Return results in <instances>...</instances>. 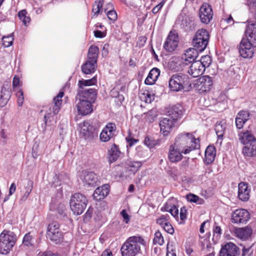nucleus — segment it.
Instances as JSON below:
<instances>
[{
    "mask_svg": "<svg viewBox=\"0 0 256 256\" xmlns=\"http://www.w3.org/2000/svg\"><path fill=\"white\" fill-rule=\"evenodd\" d=\"M121 154V152L118 149V146L114 144L111 148L108 150V158L110 162H113L118 160Z\"/></svg>",
    "mask_w": 256,
    "mask_h": 256,
    "instance_id": "f704fd0d",
    "label": "nucleus"
},
{
    "mask_svg": "<svg viewBox=\"0 0 256 256\" xmlns=\"http://www.w3.org/2000/svg\"><path fill=\"white\" fill-rule=\"evenodd\" d=\"M186 62H184L182 57L172 56L168 64V67L169 70L173 72H178L183 69L186 66Z\"/></svg>",
    "mask_w": 256,
    "mask_h": 256,
    "instance_id": "6ab92c4d",
    "label": "nucleus"
},
{
    "mask_svg": "<svg viewBox=\"0 0 256 256\" xmlns=\"http://www.w3.org/2000/svg\"><path fill=\"white\" fill-rule=\"evenodd\" d=\"M238 140L244 144L256 142V138L252 132L248 130L240 132L238 134Z\"/></svg>",
    "mask_w": 256,
    "mask_h": 256,
    "instance_id": "393cba45",
    "label": "nucleus"
},
{
    "mask_svg": "<svg viewBox=\"0 0 256 256\" xmlns=\"http://www.w3.org/2000/svg\"><path fill=\"white\" fill-rule=\"evenodd\" d=\"M160 72V70L158 68H152L145 80L144 83L148 85L154 84L158 78Z\"/></svg>",
    "mask_w": 256,
    "mask_h": 256,
    "instance_id": "72a5a7b5",
    "label": "nucleus"
},
{
    "mask_svg": "<svg viewBox=\"0 0 256 256\" xmlns=\"http://www.w3.org/2000/svg\"><path fill=\"white\" fill-rule=\"evenodd\" d=\"M120 214L124 218V221L126 223L128 224L130 220V216L127 214L126 210H123L120 212Z\"/></svg>",
    "mask_w": 256,
    "mask_h": 256,
    "instance_id": "338daca9",
    "label": "nucleus"
},
{
    "mask_svg": "<svg viewBox=\"0 0 256 256\" xmlns=\"http://www.w3.org/2000/svg\"><path fill=\"white\" fill-rule=\"evenodd\" d=\"M226 128V123L224 121L218 122L215 125V131L218 138H222Z\"/></svg>",
    "mask_w": 256,
    "mask_h": 256,
    "instance_id": "58836bf2",
    "label": "nucleus"
},
{
    "mask_svg": "<svg viewBox=\"0 0 256 256\" xmlns=\"http://www.w3.org/2000/svg\"><path fill=\"white\" fill-rule=\"evenodd\" d=\"M252 246L246 248L244 246L242 248V256H246L248 254H252L253 253V250L252 249Z\"/></svg>",
    "mask_w": 256,
    "mask_h": 256,
    "instance_id": "0e129e2a",
    "label": "nucleus"
},
{
    "mask_svg": "<svg viewBox=\"0 0 256 256\" xmlns=\"http://www.w3.org/2000/svg\"><path fill=\"white\" fill-rule=\"evenodd\" d=\"M153 241L154 244H158L160 246L164 244V239L160 232L157 231L156 232Z\"/></svg>",
    "mask_w": 256,
    "mask_h": 256,
    "instance_id": "8fccbe9b",
    "label": "nucleus"
},
{
    "mask_svg": "<svg viewBox=\"0 0 256 256\" xmlns=\"http://www.w3.org/2000/svg\"><path fill=\"white\" fill-rule=\"evenodd\" d=\"M182 154L183 153L182 152V150H180L178 148L172 144L169 148L168 158L171 162H178L182 158Z\"/></svg>",
    "mask_w": 256,
    "mask_h": 256,
    "instance_id": "4be33fe9",
    "label": "nucleus"
},
{
    "mask_svg": "<svg viewBox=\"0 0 256 256\" xmlns=\"http://www.w3.org/2000/svg\"><path fill=\"white\" fill-rule=\"evenodd\" d=\"M186 199L190 202H195L198 204H202L204 202L202 198H200L196 195L190 193L186 195Z\"/></svg>",
    "mask_w": 256,
    "mask_h": 256,
    "instance_id": "79ce46f5",
    "label": "nucleus"
},
{
    "mask_svg": "<svg viewBox=\"0 0 256 256\" xmlns=\"http://www.w3.org/2000/svg\"><path fill=\"white\" fill-rule=\"evenodd\" d=\"M164 4L165 0H163L159 4L155 6L152 10V13L154 14L158 13L163 7Z\"/></svg>",
    "mask_w": 256,
    "mask_h": 256,
    "instance_id": "e2e57ef3",
    "label": "nucleus"
},
{
    "mask_svg": "<svg viewBox=\"0 0 256 256\" xmlns=\"http://www.w3.org/2000/svg\"><path fill=\"white\" fill-rule=\"evenodd\" d=\"M76 107L78 114L86 116L93 111L92 102L88 100H76Z\"/></svg>",
    "mask_w": 256,
    "mask_h": 256,
    "instance_id": "dca6fc26",
    "label": "nucleus"
},
{
    "mask_svg": "<svg viewBox=\"0 0 256 256\" xmlns=\"http://www.w3.org/2000/svg\"><path fill=\"white\" fill-rule=\"evenodd\" d=\"M205 70L204 66L199 61L196 60L190 65L188 73L194 78L198 77L202 74Z\"/></svg>",
    "mask_w": 256,
    "mask_h": 256,
    "instance_id": "b1692460",
    "label": "nucleus"
},
{
    "mask_svg": "<svg viewBox=\"0 0 256 256\" xmlns=\"http://www.w3.org/2000/svg\"><path fill=\"white\" fill-rule=\"evenodd\" d=\"M174 145L186 154L193 150L198 149L200 147L199 138H196L190 132H183L178 134L175 139Z\"/></svg>",
    "mask_w": 256,
    "mask_h": 256,
    "instance_id": "f257e3e1",
    "label": "nucleus"
},
{
    "mask_svg": "<svg viewBox=\"0 0 256 256\" xmlns=\"http://www.w3.org/2000/svg\"><path fill=\"white\" fill-rule=\"evenodd\" d=\"M169 218L170 216L168 214L162 215L156 220V223L162 228L164 225L169 222Z\"/></svg>",
    "mask_w": 256,
    "mask_h": 256,
    "instance_id": "603ef678",
    "label": "nucleus"
},
{
    "mask_svg": "<svg viewBox=\"0 0 256 256\" xmlns=\"http://www.w3.org/2000/svg\"><path fill=\"white\" fill-rule=\"evenodd\" d=\"M198 61L202 63V65L204 66V68L205 69L206 68H208L210 66L212 62L211 58L208 55L202 56L200 60Z\"/></svg>",
    "mask_w": 256,
    "mask_h": 256,
    "instance_id": "3c124183",
    "label": "nucleus"
},
{
    "mask_svg": "<svg viewBox=\"0 0 256 256\" xmlns=\"http://www.w3.org/2000/svg\"><path fill=\"white\" fill-rule=\"evenodd\" d=\"M166 250V256H176V250L174 249L172 244H170L168 243L167 244Z\"/></svg>",
    "mask_w": 256,
    "mask_h": 256,
    "instance_id": "bf43d9fd",
    "label": "nucleus"
},
{
    "mask_svg": "<svg viewBox=\"0 0 256 256\" xmlns=\"http://www.w3.org/2000/svg\"><path fill=\"white\" fill-rule=\"evenodd\" d=\"M245 40L256 46V22H248L245 30Z\"/></svg>",
    "mask_w": 256,
    "mask_h": 256,
    "instance_id": "aec40b11",
    "label": "nucleus"
},
{
    "mask_svg": "<svg viewBox=\"0 0 256 256\" xmlns=\"http://www.w3.org/2000/svg\"><path fill=\"white\" fill-rule=\"evenodd\" d=\"M109 187L108 184H104L97 188L93 194L94 198L96 201L104 198L109 194Z\"/></svg>",
    "mask_w": 256,
    "mask_h": 256,
    "instance_id": "c85d7f7f",
    "label": "nucleus"
},
{
    "mask_svg": "<svg viewBox=\"0 0 256 256\" xmlns=\"http://www.w3.org/2000/svg\"><path fill=\"white\" fill-rule=\"evenodd\" d=\"M255 47L252 44L242 38L239 45V53L244 58H251L254 55Z\"/></svg>",
    "mask_w": 256,
    "mask_h": 256,
    "instance_id": "9d476101",
    "label": "nucleus"
},
{
    "mask_svg": "<svg viewBox=\"0 0 256 256\" xmlns=\"http://www.w3.org/2000/svg\"><path fill=\"white\" fill-rule=\"evenodd\" d=\"M16 240V235L12 232L4 230L0 234V252L4 254H8Z\"/></svg>",
    "mask_w": 256,
    "mask_h": 256,
    "instance_id": "20e7f679",
    "label": "nucleus"
},
{
    "mask_svg": "<svg viewBox=\"0 0 256 256\" xmlns=\"http://www.w3.org/2000/svg\"><path fill=\"white\" fill-rule=\"evenodd\" d=\"M141 98L144 99V101L146 103L149 104L154 99V96L152 95L148 92L146 93L144 92L142 94Z\"/></svg>",
    "mask_w": 256,
    "mask_h": 256,
    "instance_id": "4d7b16f0",
    "label": "nucleus"
},
{
    "mask_svg": "<svg viewBox=\"0 0 256 256\" xmlns=\"http://www.w3.org/2000/svg\"><path fill=\"white\" fill-rule=\"evenodd\" d=\"M141 166L142 164L140 162H130L128 164V168L130 171L134 174Z\"/></svg>",
    "mask_w": 256,
    "mask_h": 256,
    "instance_id": "49530a36",
    "label": "nucleus"
},
{
    "mask_svg": "<svg viewBox=\"0 0 256 256\" xmlns=\"http://www.w3.org/2000/svg\"><path fill=\"white\" fill-rule=\"evenodd\" d=\"M104 4L103 0H96L95 2V5L92 8V12L94 14V16H97L98 14H102V6Z\"/></svg>",
    "mask_w": 256,
    "mask_h": 256,
    "instance_id": "a19ab883",
    "label": "nucleus"
},
{
    "mask_svg": "<svg viewBox=\"0 0 256 256\" xmlns=\"http://www.w3.org/2000/svg\"><path fill=\"white\" fill-rule=\"evenodd\" d=\"M106 13L108 18L110 20L114 22L117 19V14L115 10H108Z\"/></svg>",
    "mask_w": 256,
    "mask_h": 256,
    "instance_id": "052dcab7",
    "label": "nucleus"
},
{
    "mask_svg": "<svg viewBox=\"0 0 256 256\" xmlns=\"http://www.w3.org/2000/svg\"><path fill=\"white\" fill-rule=\"evenodd\" d=\"M222 230L220 227L215 222L213 228L214 237L216 238L217 240L218 239L222 233Z\"/></svg>",
    "mask_w": 256,
    "mask_h": 256,
    "instance_id": "864d4df0",
    "label": "nucleus"
},
{
    "mask_svg": "<svg viewBox=\"0 0 256 256\" xmlns=\"http://www.w3.org/2000/svg\"><path fill=\"white\" fill-rule=\"evenodd\" d=\"M97 91L95 88H82L78 89L76 100H88L90 102H94L96 100Z\"/></svg>",
    "mask_w": 256,
    "mask_h": 256,
    "instance_id": "1a4fd4ad",
    "label": "nucleus"
},
{
    "mask_svg": "<svg viewBox=\"0 0 256 256\" xmlns=\"http://www.w3.org/2000/svg\"><path fill=\"white\" fill-rule=\"evenodd\" d=\"M63 92H60L54 98V102L50 107V111L52 112L54 114H57L60 109L62 103V98L64 96Z\"/></svg>",
    "mask_w": 256,
    "mask_h": 256,
    "instance_id": "7c9ffc66",
    "label": "nucleus"
},
{
    "mask_svg": "<svg viewBox=\"0 0 256 256\" xmlns=\"http://www.w3.org/2000/svg\"><path fill=\"white\" fill-rule=\"evenodd\" d=\"M248 4L250 13L256 20V0H248Z\"/></svg>",
    "mask_w": 256,
    "mask_h": 256,
    "instance_id": "09e8293b",
    "label": "nucleus"
},
{
    "mask_svg": "<svg viewBox=\"0 0 256 256\" xmlns=\"http://www.w3.org/2000/svg\"><path fill=\"white\" fill-rule=\"evenodd\" d=\"M162 228L166 232L170 234H172L174 232V228L169 222L166 223L165 225H164Z\"/></svg>",
    "mask_w": 256,
    "mask_h": 256,
    "instance_id": "680f3d73",
    "label": "nucleus"
},
{
    "mask_svg": "<svg viewBox=\"0 0 256 256\" xmlns=\"http://www.w3.org/2000/svg\"><path fill=\"white\" fill-rule=\"evenodd\" d=\"M145 246L146 242L140 236H135L127 238L122 244L120 252L122 256H137L140 253L141 246Z\"/></svg>",
    "mask_w": 256,
    "mask_h": 256,
    "instance_id": "f03ea898",
    "label": "nucleus"
},
{
    "mask_svg": "<svg viewBox=\"0 0 256 256\" xmlns=\"http://www.w3.org/2000/svg\"><path fill=\"white\" fill-rule=\"evenodd\" d=\"M242 154L245 156H256V142L244 146L242 148Z\"/></svg>",
    "mask_w": 256,
    "mask_h": 256,
    "instance_id": "4c0bfd02",
    "label": "nucleus"
},
{
    "mask_svg": "<svg viewBox=\"0 0 256 256\" xmlns=\"http://www.w3.org/2000/svg\"><path fill=\"white\" fill-rule=\"evenodd\" d=\"M198 52L197 49L194 48H189L185 51L184 54L182 56V58L184 62H186V66L190 63H192L196 60L198 55Z\"/></svg>",
    "mask_w": 256,
    "mask_h": 256,
    "instance_id": "5701e85b",
    "label": "nucleus"
},
{
    "mask_svg": "<svg viewBox=\"0 0 256 256\" xmlns=\"http://www.w3.org/2000/svg\"><path fill=\"white\" fill-rule=\"evenodd\" d=\"M87 204L88 200L86 196L80 193L73 194L70 202V209L76 215H80L84 212Z\"/></svg>",
    "mask_w": 256,
    "mask_h": 256,
    "instance_id": "39448f33",
    "label": "nucleus"
},
{
    "mask_svg": "<svg viewBox=\"0 0 256 256\" xmlns=\"http://www.w3.org/2000/svg\"><path fill=\"white\" fill-rule=\"evenodd\" d=\"M80 179L84 186L88 187H94L98 185V177L92 172L83 171L80 176Z\"/></svg>",
    "mask_w": 256,
    "mask_h": 256,
    "instance_id": "9b49d317",
    "label": "nucleus"
},
{
    "mask_svg": "<svg viewBox=\"0 0 256 256\" xmlns=\"http://www.w3.org/2000/svg\"><path fill=\"white\" fill-rule=\"evenodd\" d=\"M250 218V214L246 210L238 209L232 212L231 221L234 224H243L247 222Z\"/></svg>",
    "mask_w": 256,
    "mask_h": 256,
    "instance_id": "ddd939ff",
    "label": "nucleus"
},
{
    "mask_svg": "<svg viewBox=\"0 0 256 256\" xmlns=\"http://www.w3.org/2000/svg\"><path fill=\"white\" fill-rule=\"evenodd\" d=\"M250 114L248 111L241 110L237 114L235 123L236 128L238 129H241L243 128L244 124L249 119Z\"/></svg>",
    "mask_w": 256,
    "mask_h": 256,
    "instance_id": "cd10ccee",
    "label": "nucleus"
},
{
    "mask_svg": "<svg viewBox=\"0 0 256 256\" xmlns=\"http://www.w3.org/2000/svg\"><path fill=\"white\" fill-rule=\"evenodd\" d=\"M209 41V34L206 29L198 30L192 39L193 46L199 52L204 51L206 48Z\"/></svg>",
    "mask_w": 256,
    "mask_h": 256,
    "instance_id": "423d86ee",
    "label": "nucleus"
},
{
    "mask_svg": "<svg viewBox=\"0 0 256 256\" xmlns=\"http://www.w3.org/2000/svg\"><path fill=\"white\" fill-rule=\"evenodd\" d=\"M199 16L202 23L208 24L213 16V12L211 6L208 4H204L200 8Z\"/></svg>",
    "mask_w": 256,
    "mask_h": 256,
    "instance_id": "2eb2a0df",
    "label": "nucleus"
},
{
    "mask_svg": "<svg viewBox=\"0 0 256 256\" xmlns=\"http://www.w3.org/2000/svg\"><path fill=\"white\" fill-rule=\"evenodd\" d=\"M147 118L150 122H152L156 117L157 114L154 110H152L146 114Z\"/></svg>",
    "mask_w": 256,
    "mask_h": 256,
    "instance_id": "6e6d98bb",
    "label": "nucleus"
},
{
    "mask_svg": "<svg viewBox=\"0 0 256 256\" xmlns=\"http://www.w3.org/2000/svg\"><path fill=\"white\" fill-rule=\"evenodd\" d=\"M96 82V80L94 78L87 80H80L78 81L79 89L86 88L85 87L94 85Z\"/></svg>",
    "mask_w": 256,
    "mask_h": 256,
    "instance_id": "37998d69",
    "label": "nucleus"
},
{
    "mask_svg": "<svg viewBox=\"0 0 256 256\" xmlns=\"http://www.w3.org/2000/svg\"><path fill=\"white\" fill-rule=\"evenodd\" d=\"M187 210L184 206L181 208L180 212V218L181 220H184L186 218Z\"/></svg>",
    "mask_w": 256,
    "mask_h": 256,
    "instance_id": "69168bd1",
    "label": "nucleus"
},
{
    "mask_svg": "<svg viewBox=\"0 0 256 256\" xmlns=\"http://www.w3.org/2000/svg\"><path fill=\"white\" fill-rule=\"evenodd\" d=\"M11 96L10 92L4 86L2 87L0 92V107L6 106Z\"/></svg>",
    "mask_w": 256,
    "mask_h": 256,
    "instance_id": "c9c22d12",
    "label": "nucleus"
},
{
    "mask_svg": "<svg viewBox=\"0 0 256 256\" xmlns=\"http://www.w3.org/2000/svg\"><path fill=\"white\" fill-rule=\"evenodd\" d=\"M168 83L171 91L176 92L182 91L190 84V78L186 74L176 73L170 76Z\"/></svg>",
    "mask_w": 256,
    "mask_h": 256,
    "instance_id": "7ed1b4c3",
    "label": "nucleus"
},
{
    "mask_svg": "<svg viewBox=\"0 0 256 256\" xmlns=\"http://www.w3.org/2000/svg\"><path fill=\"white\" fill-rule=\"evenodd\" d=\"M144 144L148 147L150 148H152L156 144V142L154 139L151 138L148 136H146L144 140Z\"/></svg>",
    "mask_w": 256,
    "mask_h": 256,
    "instance_id": "5fc2aeb1",
    "label": "nucleus"
},
{
    "mask_svg": "<svg viewBox=\"0 0 256 256\" xmlns=\"http://www.w3.org/2000/svg\"><path fill=\"white\" fill-rule=\"evenodd\" d=\"M16 96L18 98V106H22L24 102V93L22 90H20L16 94Z\"/></svg>",
    "mask_w": 256,
    "mask_h": 256,
    "instance_id": "13d9d810",
    "label": "nucleus"
},
{
    "mask_svg": "<svg viewBox=\"0 0 256 256\" xmlns=\"http://www.w3.org/2000/svg\"><path fill=\"white\" fill-rule=\"evenodd\" d=\"M240 254V248L234 243L229 242L222 246L219 256H238Z\"/></svg>",
    "mask_w": 256,
    "mask_h": 256,
    "instance_id": "4468645a",
    "label": "nucleus"
},
{
    "mask_svg": "<svg viewBox=\"0 0 256 256\" xmlns=\"http://www.w3.org/2000/svg\"><path fill=\"white\" fill-rule=\"evenodd\" d=\"M14 38L13 34H12L8 36H4L2 38V44L5 48L11 46L14 42Z\"/></svg>",
    "mask_w": 256,
    "mask_h": 256,
    "instance_id": "a18cd8bd",
    "label": "nucleus"
},
{
    "mask_svg": "<svg viewBox=\"0 0 256 256\" xmlns=\"http://www.w3.org/2000/svg\"><path fill=\"white\" fill-rule=\"evenodd\" d=\"M216 155V150L214 146H209L205 151V158L204 162L208 165L211 164L214 160Z\"/></svg>",
    "mask_w": 256,
    "mask_h": 256,
    "instance_id": "2f4dec72",
    "label": "nucleus"
},
{
    "mask_svg": "<svg viewBox=\"0 0 256 256\" xmlns=\"http://www.w3.org/2000/svg\"><path fill=\"white\" fill-rule=\"evenodd\" d=\"M34 237L30 232L26 234L23 238L22 244L24 245L30 246L33 245Z\"/></svg>",
    "mask_w": 256,
    "mask_h": 256,
    "instance_id": "de8ad7c7",
    "label": "nucleus"
},
{
    "mask_svg": "<svg viewBox=\"0 0 256 256\" xmlns=\"http://www.w3.org/2000/svg\"><path fill=\"white\" fill-rule=\"evenodd\" d=\"M80 128V134L84 137L86 139L89 138L92 136L94 128L92 126L86 121H84L79 124Z\"/></svg>",
    "mask_w": 256,
    "mask_h": 256,
    "instance_id": "bb28decb",
    "label": "nucleus"
},
{
    "mask_svg": "<svg viewBox=\"0 0 256 256\" xmlns=\"http://www.w3.org/2000/svg\"><path fill=\"white\" fill-rule=\"evenodd\" d=\"M196 85L200 93L208 92L212 88V78L209 76H201L196 80Z\"/></svg>",
    "mask_w": 256,
    "mask_h": 256,
    "instance_id": "6e6552de",
    "label": "nucleus"
},
{
    "mask_svg": "<svg viewBox=\"0 0 256 256\" xmlns=\"http://www.w3.org/2000/svg\"><path fill=\"white\" fill-rule=\"evenodd\" d=\"M176 120L170 118H164L160 122V132L164 136H168L172 130L173 128L176 126Z\"/></svg>",
    "mask_w": 256,
    "mask_h": 256,
    "instance_id": "a211bd4d",
    "label": "nucleus"
},
{
    "mask_svg": "<svg viewBox=\"0 0 256 256\" xmlns=\"http://www.w3.org/2000/svg\"><path fill=\"white\" fill-rule=\"evenodd\" d=\"M250 189L248 188V184L241 182L238 186V198L243 202L248 201L250 198Z\"/></svg>",
    "mask_w": 256,
    "mask_h": 256,
    "instance_id": "a878e982",
    "label": "nucleus"
},
{
    "mask_svg": "<svg viewBox=\"0 0 256 256\" xmlns=\"http://www.w3.org/2000/svg\"><path fill=\"white\" fill-rule=\"evenodd\" d=\"M252 229L248 226L242 228H236L234 231L236 237L242 239L246 240L252 234Z\"/></svg>",
    "mask_w": 256,
    "mask_h": 256,
    "instance_id": "473e14b6",
    "label": "nucleus"
},
{
    "mask_svg": "<svg viewBox=\"0 0 256 256\" xmlns=\"http://www.w3.org/2000/svg\"><path fill=\"white\" fill-rule=\"evenodd\" d=\"M40 256H60V255L56 253H53L50 251H46L44 252Z\"/></svg>",
    "mask_w": 256,
    "mask_h": 256,
    "instance_id": "774afa93",
    "label": "nucleus"
},
{
    "mask_svg": "<svg viewBox=\"0 0 256 256\" xmlns=\"http://www.w3.org/2000/svg\"><path fill=\"white\" fill-rule=\"evenodd\" d=\"M47 237L56 244L63 240V233L60 229V224L56 222H52L48 226Z\"/></svg>",
    "mask_w": 256,
    "mask_h": 256,
    "instance_id": "0eeeda50",
    "label": "nucleus"
},
{
    "mask_svg": "<svg viewBox=\"0 0 256 256\" xmlns=\"http://www.w3.org/2000/svg\"><path fill=\"white\" fill-rule=\"evenodd\" d=\"M97 61L88 58L87 60L82 66V72L88 74L94 73L96 68Z\"/></svg>",
    "mask_w": 256,
    "mask_h": 256,
    "instance_id": "c756f323",
    "label": "nucleus"
},
{
    "mask_svg": "<svg viewBox=\"0 0 256 256\" xmlns=\"http://www.w3.org/2000/svg\"><path fill=\"white\" fill-rule=\"evenodd\" d=\"M98 54V48L96 46H91L89 48L88 58L97 61Z\"/></svg>",
    "mask_w": 256,
    "mask_h": 256,
    "instance_id": "ea45409f",
    "label": "nucleus"
},
{
    "mask_svg": "<svg viewBox=\"0 0 256 256\" xmlns=\"http://www.w3.org/2000/svg\"><path fill=\"white\" fill-rule=\"evenodd\" d=\"M116 130V126L114 123L108 124L100 134V140L104 142H108L114 136Z\"/></svg>",
    "mask_w": 256,
    "mask_h": 256,
    "instance_id": "f3484780",
    "label": "nucleus"
},
{
    "mask_svg": "<svg viewBox=\"0 0 256 256\" xmlns=\"http://www.w3.org/2000/svg\"><path fill=\"white\" fill-rule=\"evenodd\" d=\"M27 12L26 10H22L18 13V16L22 22L26 26H27V24L30 22V18L27 15Z\"/></svg>",
    "mask_w": 256,
    "mask_h": 256,
    "instance_id": "c03bdc74",
    "label": "nucleus"
},
{
    "mask_svg": "<svg viewBox=\"0 0 256 256\" xmlns=\"http://www.w3.org/2000/svg\"><path fill=\"white\" fill-rule=\"evenodd\" d=\"M178 42L179 39L178 34L170 32L164 43V48L168 52H173L178 47Z\"/></svg>",
    "mask_w": 256,
    "mask_h": 256,
    "instance_id": "f8f14e48",
    "label": "nucleus"
},
{
    "mask_svg": "<svg viewBox=\"0 0 256 256\" xmlns=\"http://www.w3.org/2000/svg\"><path fill=\"white\" fill-rule=\"evenodd\" d=\"M163 208L166 212H169L174 218H178V210L176 206L172 203L170 200L167 202Z\"/></svg>",
    "mask_w": 256,
    "mask_h": 256,
    "instance_id": "e433bc0d",
    "label": "nucleus"
},
{
    "mask_svg": "<svg viewBox=\"0 0 256 256\" xmlns=\"http://www.w3.org/2000/svg\"><path fill=\"white\" fill-rule=\"evenodd\" d=\"M167 113L169 118L177 122L178 119L182 118L184 113V108L182 105L176 104L170 106L167 110Z\"/></svg>",
    "mask_w": 256,
    "mask_h": 256,
    "instance_id": "412c9836",
    "label": "nucleus"
}]
</instances>
